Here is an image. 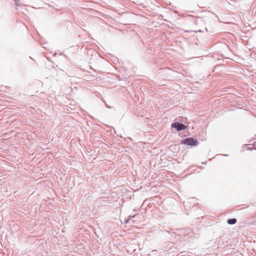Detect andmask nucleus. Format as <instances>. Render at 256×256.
Masks as SVG:
<instances>
[{"label": "nucleus", "mask_w": 256, "mask_h": 256, "mask_svg": "<svg viewBox=\"0 0 256 256\" xmlns=\"http://www.w3.org/2000/svg\"><path fill=\"white\" fill-rule=\"evenodd\" d=\"M172 128H175L178 131H180L182 130H185L186 128V126L180 124L179 122H174V124H172L171 125Z\"/></svg>", "instance_id": "obj_2"}, {"label": "nucleus", "mask_w": 256, "mask_h": 256, "mask_svg": "<svg viewBox=\"0 0 256 256\" xmlns=\"http://www.w3.org/2000/svg\"><path fill=\"white\" fill-rule=\"evenodd\" d=\"M253 146H254L255 148H256V142L254 144Z\"/></svg>", "instance_id": "obj_4"}, {"label": "nucleus", "mask_w": 256, "mask_h": 256, "mask_svg": "<svg viewBox=\"0 0 256 256\" xmlns=\"http://www.w3.org/2000/svg\"><path fill=\"white\" fill-rule=\"evenodd\" d=\"M181 143L192 146H196L198 144V141L192 138H186Z\"/></svg>", "instance_id": "obj_1"}, {"label": "nucleus", "mask_w": 256, "mask_h": 256, "mask_svg": "<svg viewBox=\"0 0 256 256\" xmlns=\"http://www.w3.org/2000/svg\"><path fill=\"white\" fill-rule=\"evenodd\" d=\"M236 218L228 219V223L230 224H236Z\"/></svg>", "instance_id": "obj_3"}]
</instances>
